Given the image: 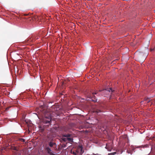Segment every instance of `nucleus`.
I'll return each mask as SVG.
<instances>
[{
  "label": "nucleus",
  "instance_id": "1",
  "mask_svg": "<svg viewBox=\"0 0 155 155\" xmlns=\"http://www.w3.org/2000/svg\"><path fill=\"white\" fill-rule=\"evenodd\" d=\"M52 112L47 113L45 115V118L43 120L44 123H49L51 121L52 117H54L56 115V113L52 111Z\"/></svg>",
  "mask_w": 155,
  "mask_h": 155
},
{
  "label": "nucleus",
  "instance_id": "12",
  "mask_svg": "<svg viewBox=\"0 0 155 155\" xmlns=\"http://www.w3.org/2000/svg\"><path fill=\"white\" fill-rule=\"evenodd\" d=\"M72 153L74 155H76L77 154H78V153H77V152H76V151H75V150H74V151H73Z\"/></svg>",
  "mask_w": 155,
  "mask_h": 155
},
{
  "label": "nucleus",
  "instance_id": "9",
  "mask_svg": "<svg viewBox=\"0 0 155 155\" xmlns=\"http://www.w3.org/2000/svg\"><path fill=\"white\" fill-rule=\"evenodd\" d=\"M67 140H68L69 141H72L73 140V139L71 138L70 137H68L67 138Z\"/></svg>",
  "mask_w": 155,
  "mask_h": 155
},
{
  "label": "nucleus",
  "instance_id": "10",
  "mask_svg": "<svg viewBox=\"0 0 155 155\" xmlns=\"http://www.w3.org/2000/svg\"><path fill=\"white\" fill-rule=\"evenodd\" d=\"M97 94V93L96 92H93V93H92V96H90L89 97H93V96L94 97H95V96L94 95V94Z\"/></svg>",
  "mask_w": 155,
  "mask_h": 155
},
{
  "label": "nucleus",
  "instance_id": "16",
  "mask_svg": "<svg viewBox=\"0 0 155 155\" xmlns=\"http://www.w3.org/2000/svg\"><path fill=\"white\" fill-rule=\"evenodd\" d=\"M153 50H154V49H151L150 50V51H153Z\"/></svg>",
  "mask_w": 155,
  "mask_h": 155
},
{
  "label": "nucleus",
  "instance_id": "11",
  "mask_svg": "<svg viewBox=\"0 0 155 155\" xmlns=\"http://www.w3.org/2000/svg\"><path fill=\"white\" fill-rule=\"evenodd\" d=\"M62 139L63 141L64 142H66L67 140V138H63Z\"/></svg>",
  "mask_w": 155,
  "mask_h": 155
},
{
  "label": "nucleus",
  "instance_id": "18",
  "mask_svg": "<svg viewBox=\"0 0 155 155\" xmlns=\"http://www.w3.org/2000/svg\"><path fill=\"white\" fill-rule=\"evenodd\" d=\"M154 12H155V10H154Z\"/></svg>",
  "mask_w": 155,
  "mask_h": 155
},
{
  "label": "nucleus",
  "instance_id": "4",
  "mask_svg": "<svg viewBox=\"0 0 155 155\" xmlns=\"http://www.w3.org/2000/svg\"><path fill=\"white\" fill-rule=\"evenodd\" d=\"M56 144L55 143H54L51 141L49 143V145L51 147H53L54 145H55Z\"/></svg>",
  "mask_w": 155,
  "mask_h": 155
},
{
  "label": "nucleus",
  "instance_id": "2",
  "mask_svg": "<svg viewBox=\"0 0 155 155\" xmlns=\"http://www.w3.org/2000/svg\"><path fill=\"white\" fill-rule=\"evenodd\" d=\"M83 147L82 146L80 145L77 147L75 151H76L78 153H80V154H82L84 152V151L83 150Z\"/></svg>",
  "mask_w": 155,
  "mask_h": 155
},
{
  "label": "nucleus",
  "instance_id": "3",
  "mask_svg": "<svg viewBox=\"0 0 155 155\" xmlns=\"http://www.w3.org/2000/svg\"><path fill=\"white\" fill-rule=\"evenodd\" d=\"M45 149L46 150L48 153L50 155H58L54 154L52 151L51 148L48 147H45Z\"/></svg>",
  "mask_w": 155,
  "mask_h": 155
},
{
  "label": "nucleus",
  "instance_id": "7",
  "mask_svg": "<svg viewBox=\"0 0 155 155\" xmlns=\"http://www.w3.org/2000/svg\"><path fill=\"white\" fill-rule=\"evenodd\" d=\"M18 140L21 142H25V140L22 138L19 139Z\"/></svg>",
  "mask_w": 155,
  "mask_h": 155
},
{
  "label": "nucleus",
  "instance_id": "17",
  "mask_svg": "<svg viewBox=\"0 0 155 155\" xmlns=\"http://www.w3.org/2000/svg\"><path fill=\"white\" fill-rule=\"evenodd\" d=\"M97 101V100L96 99L94 101L95 102H96Z\"/></svg>",
  "mask_w": 155,
  "mask_h": 155
},
{
  "label": "nucleus",
  "instance_id": "15",
  "mask_svg": "<svg viewBox=\"0 0 155 155\" xmlns=\"http://www.w3.org/2000/svg\"><path fill=\"white\" fill-rule=\"evenodd\" d=\"M55 107V106H52V108H54Z\"/></svg>",
  "mask_w": 155,
  "mask_h": 155
},
{
  "label": "nucleus",
  "instance_id": "8",
  "mask_svg": "<svg viewBox=\"0 0 155 155\" xmlns=\"http://www.w3.org/2000/svg\"><path fill=\"white\" fill-rule=\"evenodd\" d=\"M144 101H146L147 103H148L150 101V99L149 98H145Z\"/></svg>",
  "mask_w": 155,
  "mask_h": 155
},
{
  "label": "nucleus",
  "instance_id": "13",
  "mask_svg": "<svg viewBox=\"0 0 155 155\" xmlns=\"http://www.w3.org/2000/svg\"><path fill=\"white\" fill-rule=\"evenodd\" d=\"M116 153V152L112 153H109V154L108 155H114Z\"/></svg>",
  "mask_w": 155,
  "mask_h": 155
},
{
  "label": "nucleus",
  "instance_id": "14",
  "mask_svg": "<svg viewBox=\"0 0 155 155\" xmlns=\"http://www.w3.org/2000/svg\"><path fill=\"white\" fill-rule=\"evenodd\" d=\"M105 90H106V91H108L109 92H110V91H112L111 88H110L109 89H105Z\"/></svg>",
  "mask_w": 155,
  "mask_h": 155
},
{
  "label": "nucleus",
  "instance_id": "6",
  "mask_svg": "<svg viewBox=\"0 0 155 155\" xmlns=\"http://www.w3.org/2000/svg\"><path fill=\"white\" fill-rule=\"evenodd\" d=\"M94 112L98 113V112H101V110H99L95 109V110L94 111Z\"/></svg>",
  "mask_w": 155,
  "mask_h": 155
},
{
  "label": "nucleus",
  "instance_id": "5",
  "mask_svg": "<svg viewBox=\"0 0 155 155\" xmlns=\"http://www.w3.org/2000/svg\"><path fill=\"white\" fill-rule=\"evenodd\" d=\"M63 137H67V138L70 137V134H63Z\"/></svg>",
  "mask_w": 155,
  "mask_h": 155
}]
</instances>
